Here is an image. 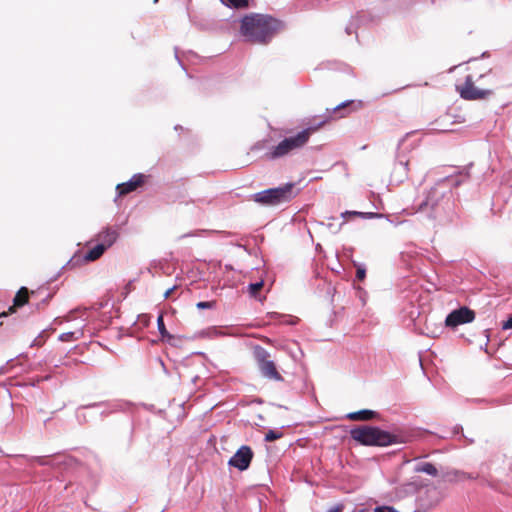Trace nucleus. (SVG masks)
Segmentation results:
<instances>
[{
  "mask_svg": "<svg viewBox=\"0 0 512 512\" xmlns=\"http://www.w3.org/2000/svg\"><path fill=\"white\" fill-rule=\"evenodd\" d=\"M295 185L287 183L281 187L270 188L254 195V201L262 205H278L295 197Z\"/></svg>",
  "mask_w": 512,
  "mask_h": 512,
  "instance_id": "4",
  "label": "nucleus"
},
{
  "mask_svg": "<svg viewBox=\"0 0 512 512\" xmlns=\"http://www.w3.org/2000/svg\"><path fill=\"white\" fill-rule=\"evenodd\" d=\"M216 305V301H201L196 304L198 309H211Z\"/></svg>",
  "mask_w": 512,
  "mask_h": 512,
  "instance_id": "22",
  "label": "nucleus"
},
{
  "mask_svg": "<svg viewBox=\"0 0 512 512\" xmlns=\"http://www.w3.org/2000/svg\"><path fill=\"white\" fill-rule=\"evenodd\" d=\"M347 106L346 103L340 104L337 107L333 109V112H329V115L326 117L325 120L321 121L317 126L308 127L307 129H304L300 132H298L296 135L289 136L284 138L282 141H280L277 145L271 147L269 151L266 152L265 157L268 160H275L282 157H285L291 153H293L296 150L301 149L304 147L307 142L310 139V136L318 130L322 125H324L326 122L334 119L332 114H335L336 112L342 110Z\"/></svg>",
  "mask_w": 512,
  "mask_h": 512,
  "instance_id": "2",
  "label": "nucleus"
},
{
  "mask_svg": "<svg viewBox=\"0 0 512 512\" xmlns=\"http://www.w3.org/2000/svg\"><path fill=\"white\" fill-rule=\"evenodd\" d=\"M512 328V316L509 317L505 322L502 324L503 330H508Z\"/></svg>",
  "mask_w": 512,
  "mask_h": 512,
  "instance_id": "27",
  "label": "nucleus"
},
{
  "mask_svg": "<svg viewBox=\"0 0 512 512\" xmlns=\"http://www.w3.org/2000/svg\"><path fill=\"white\" fill-rule=\"evenodd\" d=\"M459 430H460V428H459V427H455V428H454L453 433H454V434H458V433H459Z\"/></svg>",
  "mask_w": 512,
  "mask_h": 512,
  "instance_id": "30",
  "label": "nucleus"
},
{
  "mask_svg": "<svg viewBox=\"0 0 512 512\" xmlns=\"http://www.w3.org/2000/svg\"><path fill=\"white\" fill-rule=\"evenodd\" d=\"M253 455L252 449L249 446L243 445L230 458L228 464L240 471H244L250 466Z\"/></svg>",
  "mask_w": 512,
  "mask_h": 512,
  "instance_id": "7",
  "label": "nucleus"
},
{
  "mask_svg": "<svg viewBox=\"0 0 512 512\" xmlns=\"http://www.w3.org/2000/svg\"><path fill=\"white\" fill-rule=\"evenodd\" d=\"M465 120L466 117L464 114H457L453 116V120L451 121V123H463L465 122Z\"/></svg>",
  "mask_w": 512,
  "mask_h": 512,
  "instance_id": "26",
  "label": "nucleus"
},
{
  "mask_svg": "<svg viewBox=\"0 0 512 512\" xmlns=\"http://www.w3.org/2000/svg\"><path fill=\"white\" fill-rule=\"evenodd\" d=\"M344 509L343 504H338L334 508H332L329 512H342Z\"/></svg>",
  "mask_w": 512,
  "mask_h": 512,
  "instance_id": "28",
  "label": "nucleus"
},
{
  "mask_svg": "<svg viewBox=\"0 0 512 512\" xmlns=\"http://www.w3.org/2000/svg\"><path fill=\"white\" fill-rule=\"evenodd\" d=\"M256 357L259 369L265 377L273 379L275 381L283 380L282 376L277 371L275 363L269 359V354L265 349L259 348L258 351L256 352Z\"/></svg>",
  "mask_w": 512,
  "mask_h": 512,
  "instance_id": "6",
  "label": "nucleus"
},
{
  "mask_svg": "<svg viewBox=\"0 0 512 512\" xmlns=\"http://www.w3.org/2000/svg\"><path fill=\"white\" fill-rule=\"evenodd\" d=\"M366 277V270L363 267H358L356 271V278L358 281H363Z\"/></svg>",
  "mask_w": 512,
  "mask_h": 512,
  "instance_id": "24",
  "label": "nucleus"
},
{
  "mask_svg": "<svg viewBox=\"0 0 512 512\" xmlns=\"http://www.w3.org/2000/svg\"><path fill=\"white\" fill-rule=\"evenodd\" d=\"M157 326L162 339H172V335L167 331L165 327L164 318L162 314H160L157 318Z\"/></svg>",
  "mask_w": 512,
  "mask_h": 512,
  "instance_id": "18",
  "label": "nucleus"
},
{
  "mask_svg": "<svg viewBox=\"0 0 512 512\" xmlns=\"http://www.w3.org/2000/svg\"><path fill=\"white\" fill-rule=\"evenodd\" d=\"M469 178V171L467 166L458 167L450 166V185L459 186Z\"/></svg>",
  "mask_w": 512,
  "mask_h": 512,
  "instance_id": "11",
  "label": "nucleus"
},
{
  "mask_svg": "<svg viewBox=\"0 0 512 512\" xmlns=\"http://www.w3.org/2000/svg\"><path fill=\"white\" fill-rule=\"evenodd\" d=\"M176 289V287H172V288H169L165 293H164V298L165 299H168L172 293L174 292V290Z\"/></svg>",
  "mask_w": 512,
  "mask_h": 512,
  "instance_id": "29",
  "label": "nucleus"
},
{
  "mask_svg": "<svg viewBox=\"0 0 512 512\" xmlns=\"http://www.w3.org/2000/svg\"><path fill=\"white\" fill-rule=\"evenodd\" d=\"M30 292L26 287H21L13 299V305L9 307L8 312L13 313L15 308L22 307L28 303Z\"/></svg>",
  "mask_w": 512,
  "mask_h": 512,
  "instance_id": "12",
  "label": "nucleus"
},
{
  "mask_svg": "<svg viewBox=\"0 0 512 512\" xmlns=\"http://www.w3.org/2000/svg\"><path fill=\"white\" fill-rule=\"evenodd\" d=\"M455 89L460 94L461 98L465 100H482L492 94V90L475 87L471 75L466 76L463 83L456 84Z\"/></svg>",
  "mask_w": 512,
  "mask_h": 512,
  "instance_id": "5",
  "label": "nucleus"
},
{
  "mask_svg": "<svg viewBox=\"0 0 512 512\" xmlns=\"http://www.w3.org/2000/svg\"><path fill=\"white\" fill-rule=\"evenodd\" d=\"M263 286V281L252 283L248 286V292L252 297L258 298V294L262 290Z\"/></svg>",
  "mask_w": 512,
  "mask_h": 512,
  "instance_id": "20",
  "label": "nucleus"
},
{
  "mask_svg": "<svg viewBox=\"0 0 512 512\" xmlns=\"http://www.w3.org/2000/svg\"><path fill=\"white\" fill-rule=\"evenodd\" d=\"M147 176L144 174H135L132 178L124 183H120L117 185L116 190L119 196H125L139 187L143 186L146 182Z\"/></svg>",
  "mask_w": 512,
  "mask_h": 512,
  "instance_id": "9",
  "label": "nucleus"
},
{
  "mask_svg": "<svg viewBox=\"0 0 512 512\" xmlns=\"http://www.w3.org/2000/svg\"><path fill=\"white\" fill-rule=\"evenodd\" d=\"M105 251H106V249H105L104 245H100L99 243H97V245H95L92 249L87 251V253L84 256V259L87 262L95 261V260L99 259L104 254Z\"/></svg>",
  "mask_w": 512,
  "mask_h": 512,
  "instance_id": "15",
  "label": "nucleus"
},
{
  "mask_svg": "<svg viewBox=\"0 0 512 512\" xmlns=\"http://www.w3.org/2000/svg\"><path fill=\"white\" fill-rule=\"evenodd\" d=\"M224 5L233 8H246L248 6V0H220Z\"/></svg>",
  "mask_w": 512,
  "mask_h": 512,
  "instance_id": "19",
  "label": "nucleus"
},
{
  "mask_svg": "<svg viewBox=\"0 0 512 512\" xmlns=\"http://www.w3.org/2000/svg\"><path fill=\"white\" fill-rule=\"evenodd\" d=\"M282 28L278 19L264 14L246 15L241 20L240 32L246 41L254 44L268 43Z\"/></svg>",
  "mask_w": 512,
  "mask_h": 512,
  "instance_id": "1",
  "label": "nucleus"
},
{
  "mask_svg": "<svg viewBox=\"0 0 512 512\" xmlns=\"http://www.w3.org/2000/svg\"><path fill=\"white\" fill-rule=\"evenodd\" d=\"M267 148V140H261V141H258L256 142L252 147H251V151L252 152H257V151H261V150H264Z\"/></svg>",
  "mask_w": 512,
  "mask_h": 512,
  "instance_id": "23",
  "label": "nucleus"
},
{
  "mask_svg": "<svg viewBox=\"0 0 512 512\" xmlns=\"http://www.w3.org/2000/svg\"><path fill=\"white\" fill-rule=\"evenodd\" d=\"M475 319V313L468 307H460L450 312V328L470 323Z\"/></svg>",
  "mask_w": 512,
  "mask_h": 512,
  "instance_id": "8",
  "label": "nucleus"
},
{
  "mask_svg": "<svg viewBox=\"0 0 512 512\" xmlns=\"http://www.w3.org/2000/svg\"><path fill=\"white\" fill-rule=\"evenodd\" d=\"M353 440L365 446H388L398 442V437L378 427L363 425L350 431Z\"/></svg>",
  "mask_w": 512,
  "mask_h": 512,
  "instance_id": "3",
  "label": "nucleus"
},
{
  "mask_svg": "<svg viewBox=\"0 0 512 512\" xmlns=\"http://www.w3.org/2000/svg\"><path fill=\"white\" fill-rule=\"evenodd\" d=\"M282 437V433L281 432H278V431H275V430H269L266 435H265V440L267 442H272V441H275L279 438Z\"/></svg>",
  "mask_w": 512,
  "mask_h": 512,
  "instance_id": "21",
  "label": "nucleus"
},
{
  "mask_svg": "<svg viewBox=\"0 0 512 512\" xmlns=\"http://www.w3.org/2000/svg\"><path fill=\"white\" fill-rule=\"evenodd\" d=\"M153 1H154V3H157L159 0H153Z\"/></svg>",
  "mask_w": 512,
  "mask_h": 512,
  "instance_id": "31",
  "label": "nucleus"
},
{
  "mask_svg": "<svg viewBox=\"0 0 512 512\" xmlns=\"http://www.w3.org/2000/svg\"><path fill=\"white\" fill-rule=\"evenodd\" d=\"M119 237L118 229L115 227H107L96 235V241L100 245H104L107 250L111 247Z\"/></svg>",
  "mask_w": 512,
  "mask_h": 512,
  "instance_id": "10",
  "label": "nucleus"
},
{
  "mask_svg": "<svg viewBox=\"0 0 512 512\" xmlns=\"http://www.w3.org/2000/svg\"><path fill=\"white\" fill-rule=\"evenodd\" d=\"M415 471L416 472L426 473V474H429V475H432V476L437 474L436 467L433 464L428 463V462L419 463L416 466Z\"/></svg>",
  "mask_w": 512,
  "mask_h": 512,
  "instance_id": "16",
  "label": "nucleus"
},
{
  "mask_svg": "<svg viewBox=\"0 0 512 512\" xmlns=\"http://www.w3.org/2000/svg\"><path fill=\"white\" fill-rule=\"evenodd\" d=\"M374 512H398L390 506H379L374 509Z\"/></svg>",
  "mask_w": 512,
  "mask_h": 512,
  "instance_id": "25",
  "label": "nucleus"
},
{
  "mask_svg": "<svg viewBox=\"0 0 512 512\" xmlns=\"http://www.w3.org/2000/svg\"><path fill=\"white\" fill-rule=\"evenodd\" d=\"M425 325L428 334L431 337H438L441 333L444 332L445 326H448V315L444 319V326L442 324H440L439 326H435L433 316L426 318Z\"/></svg>",
  "mask_w": 512,
  "mask_h": 512,
  "instance_id": "13",
  "label": "nucleus"
},
{
  "mask_svg": "<svg viewBox=\"0 0 512 512\" xmlns=\"http://www.w3.org/2000/svg\"><path fill=\"white\" fill-rule=\"evenodd\" d=\"M371 213H365V212H358V211H345L341 214V217L344 219V221L340 224V227L344 225L345 222H347L350 218L353 217H361V218H367Z\"/></svg>",
  "mask_w": 512,
  "mask_h": 512,
  "instance_id": "17",
  "label": "nucleus"
},
{
  "mask_svg": "<svg viewBox=\"0 0 512 512\" xmlns=\"http://www.w3.org/2000/svg\"><path fill=\"white\" fill-rule=\"evenodd\" d=\"M347 419L351 421H368L377 417V413L372 410L364 409L347 414Z\"/></svg>",
  "mask_w": 512,
  "mask_h": 512,
  "instance_id": "14",
  "label": "nucleus"
}]
</instances>
